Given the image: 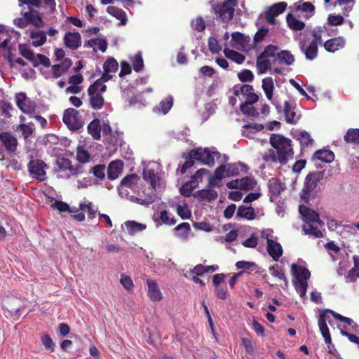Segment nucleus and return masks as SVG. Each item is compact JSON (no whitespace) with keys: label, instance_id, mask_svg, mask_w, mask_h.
Instances as JSON below:
<instances>
[{"label":"nucleus","instance_id":"1","mask_svg":"<svg viewBox=\"0 0 359 359\" xmlns=\"http://www.w3.org/2000/svg\"><path fill=\"white\" fill-rule=\"evenodd\" d=\"M270 144L273 149H269L262 154V159L265 162H278L285 165L294 157V151L292 140L280 134H271Z\"/></svg>","mask_w":359,"mask_h":359},{"label":"nucleus","instance_id":"2","mask_svg":"<svg viewBox=\"0 0 359 359\" xmlns=\"http://www.w3.org/2000/svg\"><path fill=\"white\" fill-rule=\"evenodd\" d=\"M326 26H316L311 31L313 39L309 41L307 35L304 33H299L294 35V39L298 42L300 50L304 54L306 60L312 61L318 54V44H323L322 36L327 32Z\"/></svg>","mask_w":359,"mask_h":359},{"label":"nucleus","instance_id":"3","mask_svg":"<svg viewBox=\"0 0 359 359\" xmlns=\"http://www.w3.org/2000/svg\"><path fill=\"white\" fill-rule=\"evenodd\" d=\"M237 4V0H226L222 4H213L212 8L217 19L221 20L223 22H229L233 18Z\"/></svg>","mask_w":359,"mask_h":359},{"label":"nucleus","instance_id":"4","mask_svg":"<svg viewBox=\"0 0 359 359\" xmlns=\"http://www.w3.org/2000/svg\"><path fill=\"white\" fill-rule=\"evenodd\" d=\"M62 121L71 130H78L83 126V121L79 111L73 108H68L64 112Z\"/></svg>","mask_w":359,"mask_h":359},{"label":"nucleus","instance_id":"5","mask_svg":"<svg viewBox=\"0 0 359 359\" xmlns=\"http://www.w3.org/2000/svg\"><path fill=\"white\" fill-rule=\"evenodd\" d=\"M190 156L196 157V160L212 167L215 165V158H219L220 154L218 151H210L208 149L198 148L190 150Z\"/></svg>","mask_w":359,"mask_h":359},{"label":"nucleus","instance_id":"6","mask_svg":"<svg viewBox=\"0 0 359 359\" xmlns=\"http://www.w3.org/2000/svg\"><path fill=\"white\" fill-rule=\"evenodd\" d=\"M28 171L29 174L39 182L46 180V170L48 168L47 164L41 159H32L28 165Z\"/></svg>","mask_w":359,"mask_h":359},{"label":"nucleus","instance_id":"7","mask_svg":"<svg viewBox=\"0 0 359 359\" xmlns=\"http://www.w3.org/2000/svg\"><path fill=\"white\" fill-rule=\"evenodd\" d=\"M16 105L25 114H31L36 111V103L27 97L25 93H17L15 96Z\"/></svg>","mask_w":359,"mask_h":359},{"label":"nucleus","instance_id":"8","mask_svg":"<svg viewBox=\"0 0 359 359\" xmlns=\"http://www.w3.org/2000/svg\"><path fill=\"white\" fill-rule=\"evenodd\" d=\"M98 85L97 81H95L88 88V95L89 96L90 106L95 110H98L102 108L104 104V99L103 96L96 92L95 86Z\"/></svg>","mask_w":359,"mask_h":359},{"label":"nucleus","instance_id":"9","mask_svg":"<svg viewBox=\"0 0 359 359\" xmlns=\"http://www.w3.org/2000/svg\"><path fill=\"white\" fill-rule=\"evenodd\" d=\"M0 140L7 151L15 152L17 150L18 145V140L12 132H1Z\"/></svg>","mask_w":359,"mask_h":359},{"label":"nucleus","instance_id":"10","mask_svg":"<svg viewBox=\"0 0 359 359\" xmlns=\"http://www.w3.org/2000/svg\"><path fill=\"white\" fill-rule=\"evenodd\" d=\"M287 8L285 2H279L273 4L266 11L265 18L267 22L273 25L276 24V17L283 13Z\"/></svg>","mask_w":359,"mask_h":359},{"label":"nucleus","instance_id":"11","mask_svg":"<svg viewBox=\"0 0 359 359\" xmlns=\"http://www.w3.org/2000/svg\"><path fill=\"white\" fill-rule=\"evenodd\" d=\"M56 164L59 168L60 170L69 171L70 174L67 175L68 178H69L71 175L75 176L82 172L81 165L74 167L72 161L69 159L65 157H59L56 161Z\"/></svg>","mask_w":359,"mask_h":359},{"label":"nucleus","instance_id":"12","mask_svg":"<svg viewBox=\"0 0 359 359\" xmlns=\"http://www.w3.org/2000/svg\"><path fill=\"white\" fill-rule=\"evenodd\" d=\"M299 212L302 216L305 223L308 222L310 223H318L320 225L323 224V222L320 219L319 214L316 211L306 207V205H300L299 206Z\"/></svg>","mask_w":359,"mask_h":359},{"label":"nucleus","instance_id":"13","mask_svg":"<svg viewBox=\"0 0 359 359\" xmlns=\"http://www.w3.org/2000/svg\"><path fill=\"white\" fill-rule=\"evenodd\" d=\"M346 45V40L343 36L330 39L323 43V47L329 53H334L343 48Z\"/></svg>","mask_w":359,"mask_h":359},{"label":"nucleus","instance_id":"14","mask_svg":"<svg viewBox=\"0 0 359 359\" xmlns=\"http://www.w3.org/2000/svg\"><path fill=\"white\" fill-rule=\"evenodd\" d=\"M64 43L66 47L72 49L76 50L81 45V34L76 32H67L64 36Z\"/></svg>","mask_w":359,"mask_h":359},{"label":"nucleus","instance_id":"15","mask_svg":"<svg viewBox=\"0 0 359 359\" xmlns=\"http://www.w3.org/2000/svg\"><path fill=\"white\" fill-rule=\"evenodd\" d=\"M22 15L27 18L28 25L31 24L37 28L42 27L44 25L42 14L36 10L23 12Z\"/></svg>","mask_w":359,"mask_h":359},{"label":"nucleus","instance_id":"16","mask_svg":"<svg viewBox=\"0 0 359 359\" xmlns=\"http://www.w3.org/2000/svg\"><path fill=\"white\" fill-rule=\"evenodd\" d=\"M266 250L271 257L276 262L279 260L280 257L283 255V250L281 245L273 239H268Z\"/></svg>","mask_w":359,"mask_h":359},{"label":"nucleus","instance_id":"17","mask_svg":"<svg viewBox=\"0 0 359 359\" xmlns=\"http://www.w3.org/2000/svg\"><path fill=\"white\" fill-rule=\"evenodd\" d=\"M323 178V172L322 171L311 172L306 177L304 187H306L308 191H313L316 189L318 182L322 180Z\"/></svg>","mask_w":359,"mask_h":359},{"label":"nucleus","instance_id":"18","mask_svg":"<svg viewBox=\"0 0 359 359\" xmlns=\"http://www.w3.org/2000/svg\"><path fill=\"white\" fill-rule=\"evenodd\" d=\"M2 304L5 309L13 314L17 313L21 308L20 299L13 296L4 298Z\"/></svg>","mask_w":359,"mask_h":359},{"label":"nucleus","instance_id":"19","mask_svg":"<svg viewBox=\"0 0 359 359\" xmlns=\"http://www.w3.org/2000/svg\"><path fill=\"white\" fill-rule=\"evenodd\" d=\"M144 194L145 195L144 198L135 197L133 201L142 205L149 206L153 203L157 198L155 189H153L152 187L148 189L147 193H146V190L144 191Z\"/></svg>","mask_w":359,"mask_h":359},{"label":"nucleus","instance_id":"20","mask_svg":"<svg viewBox=\"0 0 359 359\" xmlns=\"http://www.w3.org/2000/svg\"><path fill=\"white\" fill-rule=\"evenodd\" d=\"M123 163L121 160L111 161L107 168V177L109 180H114L123 170Z\"/></svg>","mask_w":359,"mask_h":359},{"label":"nucleus","instance_id":"21","mask_svg":"<svg viewBox=\"0 0 359 359\" xmlns=\"http://www.w3.org/2000/svg\"><path fill=\"white\" fill-rule=\"evenodd\" d=\"M148 296L153 302H158L162 299L163 296L158 283L154 280H147Z\"/></svg>","mask_w":359,"mask_h":359},{"label":"nucleus","instance_id":"22","mask_svg":"<svg viewBox=\"0 0 359 359\" xmlns=\"http://www.w3.org/2000/svg\"><path fill=\"white\" fill-rule=\"evenodd\" d=\"M352 259L353 266L345 276V281L347 283H355L359 278V256L354 255Z\"/></svg>","mask_w":359,"mask_h":359},{"label":"nucleus","instance_id":"23","mask_svg":"<svg viewBox=\"0 0 359 359\" xmlns=\"http://www.w3.org/2000/svg\"><path fill=\"white\" fill-rule=\"evenodd\" d=\"M231 39L236 43L240 45L242 48H248L249 50L254 48L251 46V39L249 36H245L241 32H236L232 33Z\"/></svg>","mask_w":359,"mask_h":359},{"label":"nucleus","instance_id":"24","mask_svg":"<svg viewBox=\"0 0 359 359\" xmlns=\"http://www.w3.org/2000/svg\"><path fill=\"white\" fill-rule=\"evenodd\" d=\"M291 271L293 276L295 277L296 280H308L310 278L311 273L309 270L304 266L292 264L291 266Z\"/></svg>","mask_w":359,"mask_h":359},{"label":"nucleus","instance_id":"25","mask_svg":"<svg viewBox=\"0 0 359 359\" xmlns=\"http://www.w3.org/2000/svg\"><path fill=\"white\" fill-rule=\"evenodd\" d=\"M236 267L238 269H242L243 273L247 272L248 273H259L261 269L255 262L247 261L237 262L236 263Z\"/></svg>","mask_w":359,"mask_h":359},{"label":"nucleus","instance_id":"26","mask_svg":"<svg viewBox=\"0 0 359 359\" xmlns=\"http://www.w3.org/2000/svg\"><path fill=\"white\" fill-rule=\"evenodd\" d=\"M236 217L238 219H246L253 220L256 217L255 209L252 206L240 205L236 212Z\"/></svg>","mask_w":359,"mask_h":359},{"label":"nucleus","instance_id":"27","mask_svg":"<svg viewBox=\"0 0 359 359\" xmlns=\"http://www.w3.org/2000/svg\"><path fill=\"white\" fill-rule=\"evenodd\" d=\"M241 93L246 97V101L249 103H255L258 101V95L254 93V88L251 85L243 84L240 88Z\"/></svg>","mask_w":359,"mask_h":359},{"label":"nucleus","instance_id":"28","mask_svg":"<svg viewBox=\"0 0 359 359\" xmlns=\"http://www.w3.org/2000/svg\"><path fill=\"white\" fill-rule=\"evenodd\" d=\"M284 114L286 122L290 124H296L299 118L288 101L284 102Z\"/></svg>","mask_w":359,"mask_h":359},{"label":"nucleus","instance_id":"29","mask_svg":"<svg viewBox=\"0 0 359 359\" xmlns=\"http://www.w3.org/2000/svg\"><path fill=\"white\" fill-rule=\"evenodd\" d=\"M87 130L94 140H100L101 139V126L99 119L95 118L90 121L88 125Z\"/></svg>","mask_w":359,"mask_h":359},{"label":"nucleus","instance_id":"30","mask_svg":"<svg viewBox=\"0 0 359 359\" xmlns=\"http://www.w3.org/2000/svg\"><path fill=\"white\" fill-rule=\"evenodd\" d=\"M29 37L32 40V44L34 47L43 45L46 41V35L43 31L32 30L30 32Z\"/></svg>","mask_w":359,"mask_h":359},{"label":"nucleus","instance_id":"31","mask_svg":"<svg viewBox=\"0 0 359 359\" xmlns=\"http://www.w3.org/2000/svg\"><path fill=\"white\" fill-rule=\"evenodd\" d=\"M313 158L324 163H331L334 159V154L330 150L320 149L314 153Z\"/></svg>","mask_w":359,"mask_h":359},{"label":"nucleus","instance_id":"32","mask_svg":"<svg viewBox=\"0 0 359 359\" xmlns=\"http://www.w3.org/2000/svg\"><path fill=\"white\" fill-rule=\"evenodd\" d=\"M297 11L304 13V17L309 19L315 14V6L311 2H304L302 4H295Z\"/></svg>","mask_w":359,"mask_h":359},{"label":"nucleus","instance_id":"33","mask_svg":"<svg viewBox=\"0 0 359 359\" xmlns=\"http://www.w3.org/2000/svg\"><path fill=\"white\" fill-rule=\"evenodd\" d=\"M318 325L320 333L323 337L324 338L325 344L328 345H332V346L334 348V345L332 344V338L330 333V330L327 325V323H325V319L323 316H322L320 318H318Z\"/></svg>","mask_w":359,"mask_h":359},{"label":"nucleus","instance_id":"34","mask_svg":"<svg viewBox=\"0 0 359 359\" xmlns=\"http://www.w3.org/2000/svg\"><path fill=\"white\" fill-rule=\"evenodd\" d=\"M286 22L287 27L293 31H302L305 27V23L297 20L292 13L286 15Z\"/></svg>","mask_w":359,"mask_h":359},{"label":"nucleus","instance_id":"35","mask_svg":"<svg viewBox=\"0 0 359 359\" xmlns=\"http://www.w3.org/2000/svg\"><path fill=\"white\" fill-rule=\"evenodd\" d=\"M19 52L22 57L32 62L34 67H37L39 62L36 60L34 51L25 44H19Z\"/></svg>","mask_w":359,"mask_h":359},{"label":"nucleus","instance_id":"36","mask_svg":"<svg viewBox=\"0 0 359 359\" xmlns=\"http://www.w3.org/2000/svg\"><path fill=\"white\" fill-rule=\"evenodd\" d=\"M84 46L93 48L95 51L97 50L96 47H97L100 50L104 53L107 48V43L105 39L95 38L86 41Z\"/></svg>","mask_w":359,"mask_h":359},{"label":"nucleus","instance_id":"37","mask_svg":"<svg viewBox=\"0 0 359 359\" xmlns=\"http://www.w3.org/2000/svg\"><path fill=\"white\" fill-rule=\"evenodd\" d=\"M107 12L111 15L115 17L116 19L119 20L122 25H125L126 24V13L121 8L116 6H108L107 8Z\"/></svg>","mask_w":359,"mask_h":359},{"label":"nucleus","instance_id":"38","mask_svg":"<svg viewBox=\"0 0 359 359\" xmlns=\"http://www.w3.org/2000/svg\"><path fill=\"white\" fill-rule=\"evenodd\" d=\"M125 225L128 233L130 235H134L138 232L144 231L147 228L146 224L131 220L126 222Z\"/></svg>","mask_w":359,"mask_h":359},{"label":"nucleus","instance_id":"39","mask_svg":"<svg viewBox=\"0 0 359 359\" xmlns=\"http://www.w3.org/2000/svg\"><path fill=\"white\" fill-rule=\"evenodd\" d=\"M223 52L226 57L237 64L241 65L245 60V57L243 54L236 50H231L229 48H224Z\"/></svg>","mask_w":359,"mask_h":359},{"label":"nucleus","instance_id":"40","mask_svg":"<svg viewBox=\"0 0 359 359\" xmlns=\"http://www.w3.org/2000/svg\"><path fill=\"white\" fill-rule=\"evenodd\" d=\"M218 196L217 192L214 189H201L196 192L195 197L199 198L202 200H207L212 201L216 199Z\"/></svg>","mask_w":359,"mask_h":359},{"label":"nucleus","instance_id":"41","mask_svg":"<svg viewBox=\"0 0 359 359\" xmlns=\"http://www.w3.org/2000/svg\"><path fill=\"white\" fill-rule=\"evenodd\" d=\"M140 179L135 173L128 175L121 180L120 186L133 189L137 186Z\"/></svg>","mask_w":359,"mask_h":359},{"label":"nucleus","instance_id":"42","mask_svg":"<svg viewBox=\"0 0 359 359\" xmlns=\"http://www.w3.org/2000/svg\"><path fill=\"white\" fill-rule=\"evenodd\" d=\"M344 139L346 143L359 144V129L349 128L346 131Z\"/></svg>","mask_w":359,"mask_h":359},{"label":"nucleus","instance_id":"43","mask_svg":"<svg viewBox=\"0 0 359 359\" xmlns=\"http://www.w3.org/2000/svg\"><path fill=\"white\" fill-rule=\"evenodd\" d=\"M198 181L191 179L190 181L187 182L182 186L180 190V194L185 197L191 196L193 190L198 187Z\"/></svg>","mask_w":359,"mask_h":359},{"label":"nucleus","instance_id":"44","mask_svg":"<svg viewBox=\"0 0 359 359\" xmlns=\"http://www.w3.org/2000/svg\"><path fill=\"white\" fill-rule=\"evenodd\" d=\"M277 58L280 64L291 65L294 61V55L289 50H281L276 55Z\"/></svg>","mask_w":359,"mask_h":359},{"label":"nucleus","instance_id":"45","mask_svg":"<svg viewBox=\"0 0 359 359\" xmlns=\"http://www.w3.org/2000/svg\"><path fill=\"white\" fill-rule=\"evenodd\" d=\"M297 140H299L302 149L312 146L313 140L311 138L309 133L305 130L300 131L297 135Z\"/></svg>","mask_w":359,"mask_h":359},{"label":"nucleus","instance_id":"46","mask_svg":"<svg viewBox=\"0 0 359 359\" xmlns=\"http://www.w3.org/2000/svg\"><path fill=\"white\" fill-rule=\"evenodd\" d=\"M314 223L306 222L302 226V229L306 234L313 236L315 238L323 237V233L317 226H314Z\"/></svg>","mask_w":359,"mask_h":359},{"label":"nucleus","instance_id":"47","mask_svg":"<svg viewBox=\"0 0 359 359\" xmlns=\"http://www.w3.org/2000/svg\"><path fill=\"white\" fill-rule=\"evenodd\" d=\"M257 186V181L255 178L245 177L240 179V189L244 191L252 190Z\"/></svg>","mask_w":359,"mask_h":359},{"label":"nucleus","instance_id":"48","mask_svg":"<svg viewBox=\"0 0 359 359\" xmlns=\"http://www.w3.org/2000/svg\"><path fill=\"white\" fill-rule=\"evenodd\" d=\"M269 271L273 277H276L278 279L283 280L285 283V285L286 286L287 285L288 281H287V279L285 275L284 271L282 269V267H280L278 264H274L269 267Z\"/></svg>","mask_w":359,"mask_h":359},{"label":"nucleus","instance_id":"49","mask_svg":"<svg viewBox=\"0 0 359 359\" xmlns=\"http://www.w3.org/2000/svg\"><path fill=\"white\" fill-rule=\"evenodd\" d=\"M182 157L186 160L180 168V172L182 175L187 172V170L194 166L195 163L196 157L190 156V151L187 154H184Z\"/></svg>","mask_w":359,"mask_h":359},{"label":"nucleus","instance_id":"50","mask_svg":"<svg viewBox=\"0 0 359 359\" xmlns=\"http://www.w3.org/2000/svg\"><path fill=\"white\" fill-rule=\"evenodd\" d=\"M269 191L273 195H279L284 189L283 184L280 180L276 178H271L269 182Z\"/></svg>","mask_w":359,"mask_h":359},{"label":"nucleus","instance_id":"51","mask_svg":"<svg viewBox=\"0 0 359 359\" xmlns=\"http://www.w3.org/2000/svg\"><path fill=\"white\" fill-rule=\"evenodd\" d=\"M268 34H269L268 28H264V27L259 28L254 36L253 41L252 42L251 46H252L253 48H255V46L258 43L262 42L264 40L265 37L268 35Z\"/></svg>","mask_w":359,"mask_h":359},{"label":"nucleus","instance_id":"52","mask_svg":"<svg viewBox=\"0 0 359 359\" xmlns=\"http://www.w3.org/2000/svg\"><path fill=\"white\" fill-rule=\"evenodd\" d=\"M143 178L145 181L150 183L151 187L153 189H155L156 187V180L157 177L156 175L155 171L153 169H144L143 170Z\"/></svg>","mask_w":359,"mask_h":359},{"label":"nucleus","instance_id":"53","mask_svg":"<svg viewBox=\"0 0 359 359\" xmlns=\"http://www.w3.org/2000/svg\"><path fill=\"white\" fill-rule=\"evenodd\" d=\"M254 103H249L248 102H245L241 104L240 106V109L243 114L251 116H257L259 115V112L257 110L252 106Z\"/></svg>","mask_w":359,"mask_h":359},{"label":"nucleus","instance_id":"54","mask_svg":"<svg viewBox=\"0 0 359 359\" xmlns=\"http://www.w3.org/2000/svg\"><path fill=\"white\" fill-rule=\"evenodd\" d=\"M118 69V62L114 57L108 58L103 65V69L106 73H115Z\"/></svg>","mask_w":359,"mask_h":359},{"label":"nucleus","instance_id":"55","mask_svg":"<svg viewBox=\"0 0 359 359\" xmlns=\"http://www.w3.org/2000/svg\"><path fill=\"white\" fill-rule=\"evenodd\" d=\"M15 130V131L21 133L22 136L25 141H27L34 133V128L25 123L18 125Z\"/></svg>","mask_w":359,"mask_h":359},{"label":"nucleus","instance_id":"56","mask_svg":"<svg viewBox=\"0 0 359 359\" xmlns=\"http://www.w3.org/2000/svg\"><path fill=\"white\" fill-rule=\"evenodd\" d=\"M90 159L89 152L83 147H79L76 150V160L81 163H86L90 161Z\"/></svg>","mask_w":359,"mask_h":359},{"label":"nucleus","instance_id":"57","mask_svg":"<svg viewBox=\"0 0 359 359\" xmlns=\"http://www.w3.org/2000/svg\"><path fill=\"white\" fill-rule=\"evenodd\" d=\"M175 230L179 237L184 238L191 230L190 224L187 222L181 223L175 228Z\"/></svg>","mask_w":359,"mask_h":359},{"label":"nucleus","instance_id":"58","mask_svg":"<svg viewBox=\"0 0 359 359\" xmlns=\"http://www.w3.org/2000/svg\"><path fill=\"white\" fill-rule=\"evenodd\" d=\"M101 130H102L103 135L106 137H108L107 141L111 144H115L117 142L116 138L115 140L111 137L112 135V128L109 123H104L102 126H101Z\"/></svg>","mask_w":359,"mask_h":359},{"label":"nucleus","instance_id":"59","mask_svg":"<svg viewBox=\"0 0 359 359\" xmlns=\"http://www.w3.org/2000/svg\"><path fill=\"white\" fill-rule=\"evenodd\" d=\"M294 286L301 297L306 295L308 287L307 280H296V282L294 283Z\"/></svg>","mask_w":359,"mask_h":359},{"label":"nucleus","instance_id":"60","mask_svg":"<svg viewBox=\"0 0 359 359\" xmlns=\"http://www.w3.org/2000/svg\"><path fill=\"white\" fill-rule=\"evenodd\" d=\"M278 50V47L275 45H268L265 47L264 51L260 53L259 57H272L276 56L277 50Z\"/></svg>","mask_w":359,"mask_h":359},{"label":"nucleus","instance_id":"61","mask_svg":"<svg viewBox=\"0 0 359 359\" xmlns=\"http://www.w3.org/2000/svg\"><path fill=\"white\" fill-rule=\"evenodd\" d=\"M132 65L135 72H140L142 70L144 67L143 59L141 53L136 54L132 58Z\"/></svg>","mask_w":359,"mask_h":359},{"label":"nucleus","instance_id":"62","mask_svg":"<svg viewBox=\"0 0 359 359\" xmlns=\"http://www.w3.org/2000/svg\"><path fill=\"white\" fill-rule=\"evenodd\" d=\"M173 104L172 97H168L163 100L159 104V110L164 114H167Z\"/></svg>","mask_w":359,"mask_h":359},{"label":"nucleus","instance_id":"63","mask_svg":"<svg viewBox=\"0 0 359 359\" xmlns=\"http://www.w3.org/2000/svg\"><path fill=\"white\" fill-rule=\"evenodd\" d=\"M265 58L259 57V55L257 57V67L260 73H265L271 67L270 61Z\"/></svg>","mask_w":359,"mask_h":359},{"label":"nucleus","instance_id":"64","mask_svg":"<svg viewBox=\"0 0 359 359\" xmlns=\"http://www.w3.org/2000/svg\"><path fill=\"white\" fill-rule=\"evenodd\" d=\"M41 342L46 350L53 352L55 349V344L53 341L52 339L48 334H43L41 336Z\"/></svg>","mask_w":359,"mask_h":359}]
</instances>
